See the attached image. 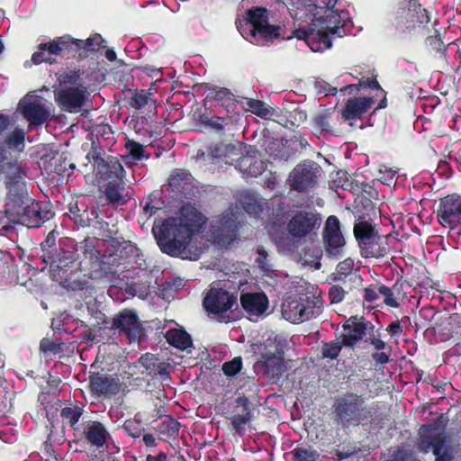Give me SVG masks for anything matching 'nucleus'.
Returning <instances> with one entry per match:
<instances>
[{"instance_id":"nucleus-16","label":"nucleus","mask_w":461,"mask_h":461,"mask_svg":"<svg viewBox=\"0 0 461 461\" xmlns=\"http://www.w3.org/2000/svg\"><path fill=\"white\" fill-rule=\"evenodd\" d=\"M405 281L402 276L396 278L393 286H387L381 282L369 285L364 288V300L367 303H373L379 299L380 296L384 298V303L390 308H399L401 302L407 296V292L404 291Z\"/></svg>"},{"instance_id":"nucleus-37","label":"nucleus","mask_w":461,"mask_h":461,"mask_svg":"<svg viewBox=\"0 0 461 461\" xmlns=\"http://www.w3.org/2000/svg\"><path fill=\"white\" fill-rule=\"evenodd\" d=\"M88 205L84 201L71 202L68 205V212L71 220L80 227H89L87 212Z\"/></svg>"},{"instance_id":"nucleus-5","label":"nucleus","mask_w":461,"mask_h":461,"mask_svg":"<svg viewBox=\"0 0 461 461\" xmlns=\"http://www.w3.org/2000/svg\"><path fill=\"white\" fill-rule=\"evenodd\" d=\"M342 14H346L345 12ZM348 23L345 15L332 11L313 19L306 28L295 29L293 34L298 40H303L312 51H323L331 47V36L343 37Z\"/></svg>"},{"instance_id":"nucleus-54","label":"nucleus","mask_w":461,"mask_h":461,"mask_svg":"<svg viewBox=\"0 0 461 461\" xmlns=\"http://www.w3.org/2000/svg\"><path fill=\"white\" fill-rule=\"evenodd\" d=\"M0 236L6 237L12 240L14 236V226L12 225L9 218V214L5 212H0Z\"/></svg>"},{"instance_id":"nucleus-48","label":"nucleus","mask_w":461,"mask_h":461,"mask_svg":"<svg viewBox=\"0 0 461 461\" xmlns=\"http://www.w3.org/2000/svg\"><path fill=\"white\" fill-rule=\"evenodd\" d=\"M322 236H343L340 230V222L337 216L330 215L327 218Z\"/></svg>"},{"instance_id":"nucleus-58","label":"nucleus","mask_w":461,"mask_h":461,"mask_svg":"<svg viewBox=\"0 0 461 461\" xmlns=\"http://www.w3.org/2000/svg\"><path fill=\"white\" fill-rule=\"evenodd\" d=\"M40 350L44 353L59 354L62 352V347L60 343H57L49 339H42L40 343Z\"/></svg>"},{"instance_id":"nucleus-59","label":"nucleus","mask_w":461,"mask_h":461,"mask_svg":"<svg viewBox=\"0 0 461 461\" xmlns=\"http://www.w3.org/2000/svg\"><path fill=\"white\" fill-rule=\"evenodd\" d=\"M272 206V213L273 215L278 217V216H284L285 214L286 211V204L279 196H274L269 200V205Z\"/></svg>"},{"instance_id":"nucleus-44","label":"nucleus","mask_w":461,"mask_h":461,"mask_svg":"<svg viewBox=\"0 0 461 461\" xmlns=\"http://www.w3.org/2000/svg\"><path fill=\"white\" fill-rule=\"evenodd\" d=\"M290 454L294 461H317L320 455L312 447H296Z\"/></svg>"},{"instance_id":"nucleus-33","label":"nucleus","mask_w":461,"mask_h":461,"mask_svg":"<svg viewBox=\"0 0 461 461\" xmlns=\"http://www.w3.org/2000/svg\"><path fill=\"white\" fill-rule=\"evenodd\" d=\"M127 155L122 156V161L129 167L138 164L143 159L147 160L150 155L147 152L145 146L133 140L128 139L125 142Z\"/></svg>"},{"instance_id":"nucleus-62","label":"nucleus","mask_w":461,"mask_h":461,"mask_svg":"<svg viewBox=\"0 0 461 461\" xmlns=\"http://www.w3.org/2000/svg\"><path fill=\"white\" fill-rule=\"evenodd\" d=\"M354 266V260L350 258H348L337 265L336 270L338 274H342L343 276H351Z\"/></svg>"},{"instance_id":"nucleus-46","label":"nucleus","mask_w":461,"mask_h":461,"mask_svg":"<svg viewBox=\"0 0 461 461\" xmlns=\"http://www.w3.org/2000/svg\"><path fill=\"white\" fill-rule=\"evenodd\" d=\"M25 140V132L23 129L15 128L10 135L5 140V147L13 149H19L20 146H23Z\"/></svg>"},{"instance_id":"nucleus-53","label":"nucleus","mask_w":461,"mask_h":461,"mask_svg":"<svg viewBox=\"0 0 461 461\" xmlns=\"http://www.w3.org/2000/svg\"><path fill=\"white\" fill-rule=\"evenodd\" d=\"M87 309L89 313L95 320L96 321V323L95 325L101 326L104 325V328H109L108 325H110L111 321L109 318L101 310L98 309V305L96 303L94 304H88Z\"/></svg>"},{"instance_id":"nucleus-47","label":"nucleus","mask_w":461,"mask_h":461,"mask_svg":"<svg viewBox=\"0 0 461 461\" xmlns=\"http://www.w3.org/2000/svg\"><path fill=\"white\" fill-rule=\"evenodd\" d=\"M242 366L241 357H236L230 361L224 362L221 366V370L227 377H234L241 371Z\"/></svg>"},{"instance_id":"nucleus-6","label":"nucleus","mask_w":461,"mask_h":461,"mask_svg":"<svg viewBox=\"0 0 461 461\" xmlns=\"http://www.w3.org/2000/svg\"><path fill=\"white\" fill-rule=\"evenodd\" d=\"M79 251L82 257L78 262L77 277L79 280L85 279L84 290L91 286V279L108 278L113 280L119 277L121 268H117V265L111 263L108 255L101 258L100 251L94 244V240L86 238L81 241Z\"/></svg>"},{"instance_id":"nucleus-36","label":"nucleus","mask_w":461,"mask_h":461,"mask_svg":"<svg viewBox=\"0 0 461 461\" xmlns=\"http://www.w3.org/2000/svg\"><path fill=\"white\" fill-rule=\"evenodd\" d=\"M179 421L172 416H166V418L156 427L159 438L166 442L176 438L179 434Z\"/></svg>"},{"instance_id":"nucleus-2","label":"nucleus","mask_w":461,"mask_h":461,"mask_svg":"<svg viewBox=\"0 0 461 461\" xmlns=\"http://www.w3.org/2000/svg\"><path fill=\"white\" fill-rule=\"evenodd\" d=\"M104 42V40L99 33L92 34L86 40L75 39L69 34H64L48 42L40 43L37 46L38 50L32 55V61L35 65H53L58 63L57 57L84 59L89 53L105 48Z\"/></svg>"},{"instance_id":"nucleus-21","label":"nucleus","mask_w":461,"mask_h":461,"mask_svg":"<svg viewBox=\"0 0 461 461\" xmlns=\"http://www.w3.org/2000/svg\"><path fill=\"white\" fill-rule=\"evenodd\" d=\"M240 223L234 215L222 216L212 225L211 238L219 248H227L239 236Z\"/></svg>"},{"instance_id":"nucleus-61","label":"nucleus","mask_w":461,"mask_h":461,"mask_svg":"<svg viewBox=\"0 0 461 461\" xmlns=\"http://www.w3.org/2000/svg\"><path fill=\"white\" fill-rule=\"evenodd\" d=\"M11 279V267L7 260L0 258V284H7Z\"/></svg>"},{"instance_id":"nucleus-52","label":"nucleus","mask_w":461,"mask_h":461,"mask_svg":"<svg viewBox=\"0 0 461 461\" xmlns=\"http://www.w3.org/2000/svg\"><path fill=\"white\" fill-rule=\"evenodd\" d=\"M445 435L443 432H438L436 435L430 436L427 434H423L420 437L419 448L420 450L423 451L424 453H427L430 447H432V450L435 449V442L440 438H444Z\"/></svg>"},{"instance_id":"nucleus-35","label":"nucleus","mask_w":461,"mask_h":461,"mask_svg":"<svg viewBox=\"0 0 461 461\" xmlns=\"http://www.w3.org/2000/svg\"><path fill=\"white\" fill-rule=\"evenodd\" d=\"M165 338L170 346L180 350H185L193 346L191 335L183 329H169Z\"/></svg>"},{"instance_id":"nucleus-30","label":"nucleus","mask_w":461,"mask_h":461,"mask_svg":"<svg viewBox=\"0 0 461 461\" xmlns=\"http://www.w3.org/2000/svg\"><path fill=\"white\" fill-rule=\"evenodd\" d=\"M55 100L62 110L72 112L85 104V91L78 87L63 88L55 94Z\"/></svg>"},{"instance_id":"nucleus-26","label":"nucleus","mask_w":461,"mask_h":461,"mask_svg":"<svg viewBox=\"0 0 461 461\" xmlns=\"http://www.w3.org/2000/svg\"><path fill=\"white\" fill-rule=\"evenodd\" d=\"M19 109L31 128L41 126L50 119V112L40 101L20 102Z\"/></svg>"},{"instance_id":"nucleus-64","label":"nucleus","mask_w":461,"mask_h":461,"mask_svg":"<svg viewBox=\"0 0 461 461\" xmlns=\"http://www.w3.org/2000/svg\"><path fill=\"white\" fill-rule=\"evenodd\" d=\"M386 330L391 334L392 337H401L403 333V328L401 321H392L386 328Z\"/></svg>"},{"instance_id":"nucleus-38","label":"nucleus","mask_w":461,"mask_h":461,"mask_svg":"<svg viewBox=\"0 0 461 461\" xmlns=\"http://www.w3.org/2000/svg\"><path fill=\"white\" fill-rule=\"evenodd\" d=\"M85 407L86 405L82 402L75 401L68 406L61 409L60 417L63 420H66L71 428L74 429L82 417Z\"/></svg>"},{"instance_id":"nucleus-25","label":"nucleus","mask_w":461,"mask_h":461,"mask_svg":"<svg viewBox=\"0 0 461 461\" xmlns=\"http://www.w3.org/2000/svg\"><path fill=\"white\" fill-rule=\"evenodd\" d=\"M168 190L179 199L191 198L194 195V177L185 168H175L167 179Z\"/></svg>"},{"instance_id":"nucleus-63","label":"nucleus","mask_w":461,"mask_h":461,"mask_svg":"<svg viewBox=\"0 0 461 461\" xmlns=\"http://www.w3.org/2000/svg\"><path fill=\"white\" fill-rule=\"evenodd\" d=\"M379 173L381 175L380 181L387 185H390L391 182L397 174V171L385 167L384 170L380 169Z\"/></svg>"},{"instance_id":"nucleus-31","label":"nucleus","mask_w":461,"mask_h":461,"mask_svg":"<svg viewBox=\"0 0 461 461\" xmlns=\"http://www.w3.org/2000/svg\"><path fill=\"white\" fill-rule=\"evenodd\" d=\"M263 370L269 377L279 378L285 371L284 350L276 349L274 354H263Z\"/></svg>"},{"instance_id":"nucleus-19","label":"nucleus","mask_w":461,"mask_h":461,"mask_svg":"<svg viewBox=\"0 0 461 461\" xmlns=\"http://www.w3.org/2000/svg\"><path fill=\"white\" fill-rule=\"evenodd\" d=\"M321 175L320 166L312 160H303L294 167L289 175L291 190L300 193L315 187Z\"/></svg>"},{"instance_id":"nucleus-43","label":"nucleus","mask_w":461,"mask_h":461,"mask_svg":"<svg viewBox=\"0 0 461 461\" xmlns=\"http://www.w3.org/2000/svg\"><path fill=\"white\" fill-rule=\"evenodd\" d=\"M121 428L134 440L140 438L142 433L145 431L142 421L135 418L124 420Z\"/></svg>"},{"instance_id":"nucleus-17","label":"nucleus","mask_w":461,"mask_h":461,"mask_svg":"<svg viewBox=\"0 0 461 461\" xmlns=\"http://www.w3.org/2000/svg\"><path fill=\"white\" fill-rule=\"evenodd\" d=\"M435 210L438 224L449 230H461V194H448L435 201Z\"/></svg>"},{"instance_id":"nucleus-1","label":"nucleus","mask_w":461,"mask_h":461,"mask_svg":"<svg viewBox=\"0 0 461 461\" xmlns=\"http://www.w3.org/2000/svg\"><path fill=\"white\" fill-rule=\"evenodd\" d=\"M203 223L202 214L196 211L187 212L179 219L165 220L157 235L160 250L171 257L188 258L187 247L194 235L201 230Z\"/></svg>"},{"instance_id":"nucleus-12","label":"nucleus","mask_w":461,"mask_h":461,"mask_svg":"<svg viewBox=\"0 0 461 461\" xmlns=\"http://www.w3.org/2000/svg\"><path fill=\"white\" fill-rule=\"evenodd\" d=\"M247 25L250 36L258 42L272 41L281 37V26L269 23L270 11L265 7L253 6L247 12Z\"/></svg>"},{"instance_id":"nucleus-32","label":"nucleus","mask_w":461,"mask_h":461,"mask_svg":"<svg viewBox=\"0 0 461 461\" xmlns=\"http://www.w3.org/2000/svg\"><path fill=\"white\" fill-rule=\"evenodd\" d=\"M240 303L249 313L261 315L268 307V299L264 293H249L241 294Z\"/></svg>"},{"instance_id":"nucleus-27","label":"nucleus","mask_w":461,"mask_h":461,"mask_svg":"<svg viewBox=\"0 0 461 461\" xmlns=\"http://www.w3.org/2000/svg\"><path fill=\"white\" fill-rule=\"evenodd\" d=\"M282 315L290 322L299 323L310 320L313 310L302 298H289L282 305Z\"/></svg>"},{"instance_id":"nucleus-49","label":"nucleus","mask_w":461,"mask_h":461,"mask_svg":"<svg viewBox=\"0 0 461 461\" xmlns=\"http://www.w3.org/2000/svg\"><path fill=\"white\" fill-rule=\"evenodd\" d=\"M435 449L432 450L433 455L436 456L435 461H451L453 459L452 453L445 448L446 437L435 442Z\"/></svg>"},{"instance_id":"nucleus-40","label":"nucleus","mask_w":461,"mask_h":461,"mask_svg":"<svg viewBox=\"0 0 461 461\" xmlns=\"http://www.w3.org/2000/svg\"><path fill=\"white\" fill-rule=\"evenodd\" d=\"M158 359L152 354H145L140 357L139 363L145 368L149 375H168L165 363H158Z\"/></svg>"},{"instance_id":"nucleus-41","label":"nucleus","mask_w":461,"mask_h":461,"mask_svg":"<svg viewBox=\"0 0 461 461\" xmlns=\"http://www.w3.org/2000/svg\"><path fill=\"white\" fill-rule=\"evenodd\" d=\"M333 113L330 109L317 112L312 117L313 128L319 133H333L330 119Z\"/></svg>"},{"instance_id":"nucleus-9","label":"nucleus","mask_w":461,"mask_h":461,"mask_svg":"<svg viewBox=\"0 0 461 461\" xmlns=\"http://www.w3.org/2000/svg\"><path fill=\"white\" fill-rule=\"evenodd\" d=\"M344 333L340 339L346 348L355 349L360 341L373 346L376 350H383L386 343L375 335V325L364 317L351 316L342 325Z\"/></svg>"},{"instance_id":"nucleus-14","label":"nucleus","mask_w":461,"mask_h":461,"mask_svg":"<svg viewBox=\"0 0 461 461\" xmlns=\"http://www.w3.org/2000/svg\"><path fill=\"white\" fill-rule=\"evenodd\" d=\"M429 22V11L418 0H409L405 6L398 9L393 25L400 33H407L415 29H424Z\"/></svg>"},{"instance_id":"nucleus-15","label":"nucleus","mask_w":461,"mask_h":461,"mask_svg":"<svg viewBox=\"0 0 461 461\" xmlns=\"http://www.w3.org/2000/svg\"><path fill=\"white\" fill-rule=\"evenodd\" d=\"M25 171L18 164L16 160H9L2 153V160L0 161V177L4 180L8 192L6 194V202L20 200L26 194V185L24 178Z\"/></svg>"},{"instance_id":"nucleus-50","label":"nucleus","mask_w":461,"mask_h":461,"mask_svg":"<svg viewBox=\"0 0 461 461\" xmlns=\"http://www.w3.org/2000/svg\"><path fill=\"white\" fill-rule=\"evenodd\" d=\"M242 203L243 209L249 214L259 215L264 211L265 203L258 201L254 196H247Z\"/></svg>"},{"instance_id":"nucleus-39","label":"nucleus","mask_w":461,"mask_h":461,"mask_svg":"<svg viewBox=\"0 0 461 461\" xmlns=\"http://www.w3.org/2000/svg\"><path fill=\"white\" fill-rule=\"evenodd\" d=\"M322 239L326 257L329 258H338L346 243L344 237L322 236Z\"/></svg>"},{"instance_id":"nucleus-3","label":"nucleus","mask_w":461,"mask_h":461,"mask_svg":"<svg viewBox=\"0 0 461 461\" xmlns=\"http://www.w3.org/2000/svg\"><path fill=\"white\" fill-rule=\"evenodd\" d=\"M42 254L39 257L42 264V269L50 266V276L53 280L71 291H82L86 285L85 279L77 277L80 260L79 244L76 247L49 246L45 249L41 243Z\"/></svg>"},{"instance_id":"nucleus-22","label":"nucleus","mask_w":461,"mask_h":461,"mask_svg":"<svg viewBox=\"0 0 461 461\" xmlns=\"http://www.w3.org/2000/svg\"><path fill=\"white\" fill-rule=\"evenodd\" d=\"M255 404L251 402L249 395L239 393L234 401L231 417L230 418L233 430L240 436H243L246 431V426L250 424L253 419Z\"/></svg>"},{"instance_id":"nucleus-29","label":"nucleus","mask_w":461,"mask_h":461,"mask_svg":"<svg viewBox=\"0 0 461 461\" xmlns=\"http://www.w3.org/2000/svg\"><path fill=\"white\" fill-rule=\"evenodd\" d=\"M374 104V97L349 98L341 110V116L345 121L359 120L371 109Z\"/></svg>"},{"instance_id":"nucleus-13","label":"nucleus","mask_w":461,"mask_h":461,"mask_svg":"<svg viewBox=\"0 0 461 461\" xmlns=\"http://www.w3.org/2000/svg\"><path fill=\"white\" fill-rule=\"evenodd\" d=\"M105 241L110 250L109 260L117 265V268H121L120 274L128 270L131 264H137L139 268H146L145 261L140 258V250L134 243L113 237Z\"/></svg>"},{"instance_id":"nucleus-60","label":"nucleus","mask_w":461,"mask_h":461,"mask_svg":"<svg viewBox=\"0 0 461 461\" xmlns=\"http://www.w3.org/2000/svg\"><path fill=\"white\" fill-rule=\"evenodd\" d=\"M257 253L256 263L258 267L266 273L271 272L273 269L272 266L267 263V252L263 248H260L257 250Z\"/></svg>"},{"instance_id":"nucleus-28","label":"nucleus","mask_w":461,"mask_h":461,"mask_svg":"<svg viewBox=\"0 0 461 461\" xmlns=\"http://www.w3.org/2000/svg\"><path fill=\"white\" fill-rule=\"evenodd\" d=\"M83 435L88 444L97 449H108L112 436L105 425L99 420H91L85 427Z\"/></svg>"},{"instance_id":"nucleus-20","label":"nucleus","mask_w":461,"mask_h":461,"mask_svg":"<svg viewBox=\"0 0 461 461\" xmlns=\"http://www.w3.org/2000/svg\"><path fill=\"white\" fill-rule=\"evenodd\" d=\"M109 328L119 335H125L131 342L140 339L143 328L139 316L129 309L119 312L112 319Z\"/></svg>"},{"instance_id":"nucleus-8","label":"nucleus","mask_w":461,"mask_h":461,"mask_svg":"<svg viewBox=\"0 0 461 461\" xmlns=\"http://www.w3.org/2000/svg\"><path fill=\"white\" fill-rule=\"evenodd\" d=\"M206 99L214 101L215 107L225 109V114L211 116L203 119V123L212 128L216 133L223 135L234 130L241 121V114L237 110L238 104L235 95L226 87H214L209 90Z\"/></svg>"},{"instance_id":"nucleus-57","label":"nucleus","mask_w":461,"mask_h":461,"mask_svg":"<svg viewBox=\"0 0 461 461\" xmlns=\"http://www.w3.org/2000/svg\"><path fill=\"white\" fill-rule=\"evenodd\" d=\"M83 74H84V71L81 69L69 70L68 72L62 73L59 76V80L62 84H71V85L79 84V80Z\"/></svg>"},{"instance_id":"nucleus-10","label":"nucleus","mask_w":461,"mask_h":461,"mask_svg":"<svg viewBox=\"0 0 461 461\" xmlns=\"http://www.w3.org/2000/svg\"><path fill=\"white\" fill-rule=\"evenodd\" d=\"M353 231L363 258H380L388 254L389 247L385 237L379 235L368 221L360 220L356 222Z\"/></svg>"},{"instance_id":"nucleus-34","label":"nucleus","mask_w":461,"mask_h":461,"mask_svg":"<svg viewBox=\"0 0 461 461\" xmlns=\"http://www.w3.org/2000/svg\"><path fill=\"white\" fill-rule=\"evenodd\" d=\"M104 195L109 203L123 205L131 198L125 192L124 183L121 180L119 183L108 182L104 189Z\"/></svg>"},{"instance_id":"nucleus-56","label":"nucleus","mask_w":461,"mask_h":461,"mask_svg":"<svg viewBox=\"0 0 461 461\" xmlns=\"http://www.w3.org/2000/svg\"><path fill=\"white\" fill-rule=\"evenodd\" d=\"M348 292L339 285H333L330 286L328 295L331 304H338L341 303Z\"/></svg>"},{"instance_id":"nucleus-18","label":"nucleus","mask_w":461,"mask_h":461,"mask_svg":"<svg viewBox=\"0 0 461 461\" xmlns=\"http://www.w3.org/2000/svg\"><path fill=\"white\" fill-rule=\"evenodd\" d=\"M321 224V215L314 208L295 212L287 223L288 233L301 240L314 233Z\"/></svg>"},{"instance_id":"nucleus-23","label":"nucleus","mask_w":461,"mask_h":461,"mask_svg":"<svg viewBox=\"0 0 461 461\" xmlns=\"http://www.w3.org/2000/svg\"><path fill=\"white\" fill-rule=\"evenodd\" d=\"M236 303V298L229 292L220 288H211L203 301V305L209 314L223 318Z\"/></svg>"},{"instance_id":"nucleus-7","label":"nucleus","mask_w":461,"mask_h":461,"mask_svg":"<svg viewBox=\"0 0 461 461\" xmlns=\"http://www.w3.org/2000/svg\"><path fill=\"white\" fill-rule=\"evenodd\" d=\"M5 207L14 226V235L16 225L37 228L53 216L50 204L29 198L27 192L20 200L15 198V201L5 202Z\"/></svg>"},{"instance_id":"nucleus-11","label":"nucleus","mask_w":461,"mask_h":461,"mask_svg":"<svg viewBox=\"0 0 461 461\" xmlns=\"http://www.w3.org/2000/svg\"><path fill=\"white\" fill-rule=\"evenodd\" d=\"M86 159L93 165L96 175L108 182L121 181L125 170L117 157L107 155L102 146L96 142L91 143V149L86 154Z\"/></svg>"},{"instance_id":"nucleus-42","label":"nucleus","mask_w":461,"mask_h":461,"mask_svg":"<svg viewBox=\"0 0 461 461\" xmlns=\"http://www.w3.org/2000/svg\"><path fill=\"white\" fill-rule=\"evenodd\" d=\"M345 347L342 339L330 340L329 342L321 341V354L322 359L336 360L339 356L342 348Z\"/></svg>"},{"instance_id":"nucleus-45","label":"nucleus","mask_w":461,"mask_h":461,"mask_svg":"<svg viewBox=\"0 0 461 461\" xmlns=\"http://www.w3.org/2000/svg\"><path fill=\"white\" fill-rule=\"evenodd\" d=\"M113 130L109 124H97L92 129V143L96 142L102 146L101 139L108 140V143L113 141Z\"/></svg>"},{"instance_id":"nucleus-24","label":"nucleus","mask_w":461,"mask_h":461,"mask_svg":"<svg viewBox=\"0 0 461 461\" xmlns=\"http://www.w3.org/2000/svg\"><path fill=\"white\" fill-rule=\"evenodd\" d=\"M88 380L90 393L95 398L111 397L120 392V380L113 375L93 372L90 373Z\"/></svg>"},{"instance_id":"nucleus-4","label":"nucleus","mask_w":461,"mask_h":461,"mask_svg":"<svg viewBox=\"0 0 461 461\" xmlns=\"http://www.w3.org/2000/svg\"><path fill=\"white\" fill-rule=\"evenodd\" d=\"M333 408L337 421L343 429L370 424L372 429H381L387 420V415L377 411V406L367 405L362 394L352 392L336 397Z\"/></svg>"},{"instance_id":"nucleus-51","label":"nucleus","mask_w":461,"mask_h":461,"mask_svg":"<svg viewBox=\"0 0 461 461\" xmlns=\"http://www.w3.org/2000/svg\"><path fill=\"white\" fill-rule=\"evenodd\" d=\"M151 101L152 99L146 90H135L132 94L130 104L132 108L140 110Z\"/></svg>"},{"instance_id":"nucleus-55","label":"nucleus","mask_w":461,"mask_h":461,"mask_svg":"<svg viewBox=\"0 0 461 461\" xmlns=\"http://www.w3.org/2000/svg\"><path fill=\"white\" fill-rule=\"evenodd\" d=\"M247 104L250 108L251 112L258 117L267 118V115L270 113L266 103L261 100L249 99Z\"/></svg>"}]
</instances>
